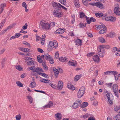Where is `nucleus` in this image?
<instances>
[{
	"label": "nucleus",
	"mask_w": 120,
	"mask_h": 120,
	"mask_svg": "<svg viewBox=\"0 0 120 120\" xmlns=\"http://www.w3.org/2000/svg\"><path fill=\"white\" fill-rule=\"evenodd\" d=\"M39 27L46 30H49L50 27V25L44 20L41 21L40 22Z\"/></svg>",
	"instance_id": "1"
},
{
	"label": "nucleus",
	"mask_w": 120,
	"mask_h": 120,
	"mask_svg": "<svg viewBox=\"0 0 120 120\" xmlns=\"http://www.w3.org/2000/svg\"><path fill=\"white\" fill-rule=\"evenodd\" d=\"M106 91V93H105L106 94V96L108 100L107 103L110 105H112L113 104V96L112 94L110 93L109 92H108L107 91Z\"/></svg>",
	"instance_id": "2"
},
{
	"label": "nucleus",
	"mask_w": 120,
	"mask_h": 120,
	"mask_svg": "<svg viewBox=\"0 0 120 120\" xmlns=\"http://www.w3.org/2000/svg\"><path fill=\"white\" fill-rule=\"evenodd\" d=\"M105 46L103 45H101L99 48L98 49V53L100 57H103L105 55Z\"/></svg>",
	"instance_id": "3"
},
{
	"label": "nucleus",
	"mask_w": 120,
	"mask_h": 120,
	"mask_svg": "<svg viewBox=\"0 0 120 120\" xmlns=\"http://www.w3.org/2000/svg\"><path fill=\"white\" fill-rule=\"evenodd\" d=\"M52 5L53 7L56 9L58 10L60 9H61V8L60 7L65 11H67V9L65 7L59 3H58L57 4L56 3L54 2L52 3Z\"/></svg>",
	"instance_id": "4"
},
{
	"label": "nucleus",
	"mask_w": 120,
	"mask_h": 120,
	"mask_svg": "<svg viewBox=\"0 0 120 120\" xmlns=\"http://www.w3.org/2000/svg\"><path fill=\"white\" fill-rule=\"evenodd\" d=\"M85 88L84 87L82 86L81 87L77 94L78 98H80L84 94H85Z\"/></svg>",
	"instance_id": "5"
},
{
	"label": "nucleus",
	"mask_w": 120,
	"mask_h": 120,
	"mask_svg": "<svg viewBox=\"0 0 120 120\" xmlns=\"http://www.w3.org/2000/svg\"><path fill=\"white\" fill-rule=\"evenodd\" d=\"M82 103L81 101L80 100L76 101L73 104L72 106L74 109H76L79 107Z\"/></svg>",
	"instance_id": "6"
},
{
	"label": "nucleus",
	"mask_w": 120,
	"mask_h": 120,
	"mask_svg": "<svg viewBox=\"0 0 120 120\" xmlns=\"http://www.w3.org/2000/svg\"><path fill=\"white\" fill-rule=\"evenodd\" d=\"M52 13L55 17L58 18L61 17L63 14L62 12H59L57 10L54 11Z\"/></svg>",
	"instance_id": "7"
},
{
	"label": "nucleus",
	"mask_w": 120,
	"mask_h": 120,
	"mask_svg": "<svg viewBox=\"0 0 120 120\" xmlns=\"http://www.w3.org/2000/svg\"><path fill=\"white\" fill-rule=\"evenodd\" d=\"M41 71L43 72L42 69L41 68H34L31 71V74L33 75L36 74V73L38 71Z\"/></svg>",
	"instance_id": "8"
},
{
	"label": "nucleus",
	"mask_w": 120,
	"mask_h": 120,
	"mask_svg": "<svg viewBox=\"0 0 120 120\" xmlns=\"http://www.w3.org/2000/svg\"><path fill=\"white\" fill-rule=\"evenodd\" d=\"M116 18L113 16H107L105 17V21H110L111 22H114L115 21Z\"/></svg>",
	"instance_id": "9"
},
{
	"label": "nucleus",
	"mask_w": 120,
	"mask_h": 120,
	"mask_svg": "<svg viewBox=\"0 0 120 120\" xmlns=\"http://www.w3.org/2000/svg\"><path fill=\"white\" fill-rule=\"evenodd\" d=\"M53 48V42L51 41H50L48 46L47 50L48 51H51Z\"/></svg>",
	"instance_id": "10"
},
{
	"label": "nucleus",
	"mask_w": 120,
	"mask_h": 120,
	"mask_svg": "<svg viewBox=\"0 0 120 120\" xmlns=\"http://www.w3.org/2000/svg\"><path fill=\"white\" fill-rule=\"evenodd\" d=\"M66 0H59V2L61 4L64 5L66 7H68L70 6V4L69 3L66 2Z\"/></svg>",
	"instance_id": "11"
},
{
	"label": "nucleus",
	"mask_w": 120,
	"mask_h": 120,
	"mask_svg": "<svg viewBox=\"0 0 120 120\" xmlns=\"http://www.w3.org/2000/svg\"><path fill=\"white\" fill-rule=\"evenodd\" d=\"M120 8L119 7H115L114 9V12L115 14L116 15H120V11H119Z\"/></svg>",
	"instance_id": "12"
},
{
	"label": "nucleus",
	"mask_w": 120,
	"mask_h": 120,
	"mask_svg": "<svg viewBox=\"0 0 120 120\" xmlns=\"http://www.w3.org/2000/svg\"><path fill=\"white\" fill-rule=\"evenodd\" d=\"M63 82L62 81H59L58 83V85H57V87L59 90H61L62 89L63 87Z\"/></svg>",
	"instance_id": "13"
},
{
	"label": "nucleus",
	"mask_w": 120,
	"mask_h": 120,
	"mask_svg": "<svg viewBox=\"0 0 120 120\" xmlns=\"http://www.w3.org/2000/svg\"><path fill=\"white\" fill-rule=\"evenodd\" d=\"M55 117L56 120H61L62 119V115L60 113H58L55 114Z\"/></svg>",
	"instance_id": "14"
},
{
	"label": "nucleus",
	"mask_w": 120,
	"mask_h": 120,
	"mask_svg": "<svg viewBox=\"0 0 120 120\" xmlns=\"http://www.w3.org/2000/svg\"><path fill=\"white\" fill-rule=\"evenodd\" d=\"M64 30L61 29V28H59L55 32V33L56 34H62L64 33Z\"/></svg>",
	"instance_id": "15"
},
{
	"label": "nucleus",
	"mask_w": 120,
	"mask_h": 120,
	"mask_svg": "<svg viewBox=\"0 0 120 120\" xmlns=\"http://www.w3.org/2000/svg\"><path fill=\"white\" fill-rule=\"evenodd\" d=\"M93 59L96 62H99L100 61L99 57L97 55H94L93 57Z\"/></svg>",
	"instance_id": "16"
},
{
	"label": "nucleus",
	"mask_w": 120,
	"mask_h": 120,
	"mask_svg": "<svg viewBox=\"0 0 120 120\" xmlns=\"http://www.w3.org/2000/svg\"><path fill=\"white\" fill-rule=\"evenodd\" d=\"M41 57L43 59L45 58V59L47 60H49L50 59L52 56H50V55L49 54L45 55H43L41 56Z\"/></svg>",
	"instance_id": "17"
},
{
	"label": "nucleus",
	"mask_w": 120,
	"mask_h": 120,
	"mask_svg": "<svg viewBox=\"0 0 120 120\" xmlns=\"http://www.w3.org/2000/svg\"><path fill=\"white\" fill-rule=\"evenodd\" d=\"M76 62L75 61L72 60H70L69 61L68 63V64L70 65L74 66L76 65Z\"/></svg>",
	"instance_id": "18"
},
{
	"label": "nucleus",
	"mask_w": 120,
	"mask_h": 120,
	"mask_svg": "<svg viewBox=\"0 0 120 120\" xmlns=\"http://www.w3.org/2000/svg\"><path fill=\"white\" fill-rule=\"evenodd\" d=\"M74 3L75 7L79 8L80 7L79 0H74Z\"/></svg>",
	"instance_id": "19"
},
{
	"label": "nucleus",
	"mask_w": 120,
	"mask_h": 120,
	"mask_svg": "<svg viewBox=\"0 0 120 120\" xmlns=\"http://www.w3.org/2000/svg\"><path fill=\"white\" fill-rule=\"evenodd\" d=\"M68 59L65 57H59V60L62 62H66L68 61Z\"/></svg>",
	"instance_id": "20"
},
{
	"label": "nucleus",
	"mask_w": 120,
	"mask_h": 120,
	"mask_svg": "<svg viewBox=\"0 0 120 120\" xmlns=\"http://www.w3.org/2000/svg\"><path fill=\"white\" fill-rule=\"evenodd\" d=\"M95 29L98 30H99L100 29L103 28H105V26L104 24L102 25H96L95 26Z\"/></svg>",
	"instance_id": "21"
},
{
	"label": "nucleus",
	"mask_w": 120,
	"mask_h": 120,
	"mask_svg": "<svg viewBox=\"0 0 120 120\" xmlns=\"http://www.w3.org/2000/svg\"><path fill=\"white\" fill-rule=\"evenodd\" d=\"M75 42L76 43V45H79L81 46L82 45V42L81 40L79 39H77L75 41Z\"/></svg>",
	"instance_id": "22"
},
{
	"label": "nucleus",
	"mask_w": 120,
	"mask_h": 120,
	"mask_svg": "<svg viewBox=\"0 0 120 120\" xmlns=\"http://www.w3.org/2000/svg\"><path fill=\"white\" fill-rule=\"evenodd\" d=\"M107 37L111 38H113L115 36V33L114 32H111L109 34H107Z\"/></svg>",
	"instance_id": "23"
},
{
	"label": "nucleus",
	"mask_w": 120,
	"mask_h": 120,
	"mask_svg": "<svg viewBox=\"0 0 120 120\" xmlns=\"http://www.w3.org/2000/svg\"><path fill=\"white\" fill-rule=\"evenodd\" d=\"M40 81L41 82L46 83H49L50 82V81L49 80L43 78L40 80Z\"/></svg>",
	"instance_id": "24"
},
{
	"label": "nucleus",
	"mask_w": 120,
	"mask_h": 120,
	"mask_svg": "<svg viewBox=\"0 0 120 120\" xmlns=\"http://www.w3.org/2000/svg\"><path fill=\"white\" fill-rule=\"evenodd\" d=\"M112 90L113 91H118V85L116 84H114L112 86Z\"/></svg>",
	"instance_id": "25"
},
{
	"label": "nucleus",
	"mask_w": 120,
	"mask_h": 120,
	"mask_svg": "<svg viewBox=\"0 0 120 120\" xmlns=\"http://www.w3.org/2000/svg\"><path fill=\"white\" fill-rule=\"evenodd\" d=\"M96 6L100 8H103V5L100 2H96Z\"/></svg>",
	"instance_id": "26"
},
{
	"label": "nucleus",
	"mask_w": 120,
	"mask_h": 120,
	"mask_svg": "<svg viewBox=\"0 0 120 120\" xmlns=\"http://www.w3.org/2000/svg\"><path fill=\"white\" fill-rule=\"evenodd\" d=\"M6 60V59L5 58H4L2 59L1 64L2 68H3L4 66L5 62Z\"/></svg>",
	"instance_id": "27"
},
{
	"label": "nucleus",
	"mask_w": 120,
	"mask_h": 120,
	"mask_svg": "<svg viewBox=\"0 0 120 120\" xmlns=\"http://www.w3.org/2000/svg\"><path fill=\"white\" fill-rule=\"evenodd\" d=\"M27 64L29 66L33 65L34 64V62L31 59L30 60H29L27 62Z\"/></svg>",
	"instance_id": "28"
},
{
	"label": "nucleus",
	"mask_w": 120,
	"mask_h": 120,
	"mask_svg": "<svg viewBox=\"0 0 120 120\" xmlns=\"http://www.w3.org/2000/svg\"><path fill=\"white\" fill-rule=\"evenodd\" d=\"M68 87L71 90H74L75 89L74 87L71 84V83H68Z\"/></svg>",
	"instance_id": "29"
},
{
	"label": "nucleus",
	"mask_w": 120,
	"mask_h": 120,
	"mask_svg": "<svg viewBox=\"0 0 120 120\" xmlns=\"http://www.w3.org/2000/svg\"><path fill=\"white\" fill-rule=\"evenodd\" d=\"M88 103L87 102H84L80 105V107L81 108H84L87 106L88 105Z\"/></svg>",
	"instance_id": "30"
},
{
	"label": "nucleus",
	"mask_w": 120,
	"mask_h": 120,
	"mask_svg": "<svg viewBox=\"0 0 120 120\" xmlns=\"http://www.w3.org/2000/svg\"><path fill=\"white\" fill-rule=\"evenodd\" d=\"M53 71L55 73V75L56 76H57L59 74V72L58 71V70L56 68H53Z\"/></svg>",
	"instance_id": "31"
},
{
	"label": "nucleus",
	"mask_w": 120,
	"mask_h": 120,
	"mask_svg": "<svg viewBox=\"0 0 120 120\" xmlns=\"http://www.w3.org/2000/svg\"><path fill=\"white\" fill-rule=\"evenodd\" d=\"M82 76L81 75H79L76 76L74 78L75 81H77Z\"/></svg>",
	"instance_id": "32"
},
{
	"label": "nucleus",
	"mask_w": 120,
	"mask_h": 120,
	"mask_svg": "<svg viewBox=\"0 0 120 120\" xmlns=\"http://www.w3.org/2000/svg\"><path fill=\"white\" fill-rule=\"evenodd\" d=\"M36 86V83L33 81V82L31 83L30 85V86L31 87L33 88L35 87Z\"/></svg>",
	"instance_id": "33"
},
{
	"label": "nucleus",
	"mask_w": 120,
	"mask_h": 120,
	"mask_svg": "<svg viewBox=\"0 0 120 120\" xmlns=\"http://www.w3.org/2000/svg\"><path fill=\"white\" fill-rule=\"evenodd\" d=\"M42 63L44 69L46 70H47L48 69V68L46 66V62L44 61Z\"/></svg>",
	"instance_id": "34"
},
{
	"label": "nucleus",
	"mask_w": 120,
	"mask_h": 120,
	"mask_svg": "<svg viewBox=\"0 0 120 120\" xmlns=\"http://www.w3.org/2000/svg\"><path fill=\"white\" fill-rule=\"evenodd\" d=\"M27 97L30 103H32L33 101V99L30 96H27Z\"/></svg>",
	"instance_id": "35"
},
{
	"label": "nucleus",
	"mask_w": 120,
	"mask_h": 120,
	"mask_svg": "<svg viewBox=\"0 0 120 120\" xmlns=\"http://www.w3.org/2000/svg\"><path fill=\"white\" fill-rule=\"evenodd\" d=\"M98 41L104 43L105 42V40L104 38L101 37H100L98 38Z\"/></svg>",
	"instance_id": "36"
},
{
	"label": "nucleus",
	"mask_w": 120,
	"mask_h": 120,
	"mask_svg": "<svg viewBox=\"0 0 120 120\" xmlns=\"http://www.w3.org/2000/svg\"><path fill=\"white\" fill-rule=\"evenodd\" d=\"M53 43L54 47L55 49H56L58 46V44L57 41L56 40L54 41L53 42Z\"/></svg>",
	"instance_id": "37"
},
{
	"label": "nucleus",
	"mask_w": 120,
	"mask_h": 120,
	"mask_svg": "<svg viewBox=\"0 0 120 120\" xmlns=\"http://www.w3.org/2000/svg\"><path fill=\"white\" fill-rule=\"evenodd\" d=\"M120 109V105H119L115 107L114 109V110L115 112H117Z\"/></svg>",
	"instance_id": "38"
},
{
	"label": "nucleus",
	"mask_w": 120,
	"mask_h": 120,
	"mask_svg": "<svg viewBox=\"0 0 120 120\" xmlns=\"http://www.w3.org/2000/svg\"><path fill=\"white\" fill-rule=\"evenodd\" d=\"M41 56H39L37 57V59L38 61L40 63H42L43 62L42 59V58Z\"/></svg>",
	"instance_id": "39"
},
{
	"label": "nucleus",
	"mask_w": 120,
	"mask_h": 120,
	"mask_svg": "<svg viewBox=\"0 0 120 120\" xmlns=\"http://www.w3.org/2000/svg\"><path fill=\"white\" fill-rule=\"evenodd\" d=\"M95 16L98 17H100L103 16V13H96L95 14Z\"/></svg>",
	"instance_id": "40"
},
{
	"label": "nucleus",
	"mask_w": 120,
	"mask_h": 120,
	"mask_svg": "<svg viewBox=\"0 0 120 120\" xmlns=\"http://www.w3.org/2000/svg\"><path fill=\"white\" fill-rule=\"evenodd\" d=\"M6 4L5 3L2 4L0 6L1 9V12H0V14L2 13L4 10V8L6 6Z\"/></svg>",
	"instance_id": "41"
},
{
	"label": "nucleus",
	"mask_w": 120,
	"mask_h": 120,
	"mask_svg": "<svg viewBox=\"0 0 120 120\" xmlns=\"http://www.w3.org/2000/svg\"><path fill=\"white\" fill-rule=\"evenodd\" d=\"M114 120H120V115L118 114L115 116L114 117Z\"/></svg>",
	"instance_id": "42"
},
{
	"label": "nucleus",
	"mask_w": 120,
	"mask_h": 120,
	"mask_svg": "<svg viewBox=\"0 0 120 120\" xmlns=\"http://www.w3.org/2000/svg\"><path fill=\"white\" fill-rule=\"evenodd\" d=\"M15 68L16 69L20 71H22V68L20 67V65H16L15 66Z\"/></svg>",
	"instance_id": "43"
},
{
	"label": "nucleus",
	"mask_w": 120,
	"mask_h": 120,
	"mask_svg": "<svg viewBox=\"0 0 120 120\" xmlns=\"http://www.w3.org/2000/svg\"><path fill=\"white\" fill-rule=\"evenodd\" d=\"M16 83L17 85L19 87H23V84L20 81L16 82Z\"/></svg>",
	"instance_id": "44"
},
{
	"label": "nucleus",
	"mask_w": 120,
	"mask_h": 120,
	"mask_svg": "<svg viewBox=\"0 0 120 120\" xmlns=\"http://www.w3.org/2000/svg\"><path fill=\"white\" fill-rule=\"evenodd\" d=\"M48 105L49 108H50L52 107L53 105V103L52 101H49Z\"/></svg>",
	"instance_id": "45"
},
{
	"label": "nucleus",
	"mask_w": 120,
	"mask_h": 120,
	"mask_svg": "<svg viewBox=\"0 0 120 120\" xmlns=\"http://www.w3.org/2000/svg\"><path fill=\"white\" fill-rule=\"evenodd\" d=\"M79 15H80V18H84V17H86V16H85V14L82 12H80Z\"/></svg>",
	"instance_id": "46"
},
{
	"label": "nucleus",
	"mask_w": 120,
	"mask_h": 120,
	"mask_svg": "<svg viewBox=\"0 0 120 120\" xmlns=\"http://www.w3.org/2000/svg\"><path fill=\"white\" fill-rule=\"evenodd\" d=\"M86 18L87 23L88 24H90L91 22V21H90L91 20L90 19V18L89 19V18L87 16H86Z\"/></svg>",
	"instance_id": "47"
},
{
	"label": "nucleus",
	"mask_w": 120,
	"mask_h": 120,
	"mask_svg": "<svg viewBox=\"0 0 120 120\" xmlns=\"http://www.w3.org/2000/svg\"><path fill=\"white\" fill-rule=\"evenodd\" d=\"M103 28L100 30L99 32V33L100 34H102L105 33V28Z\"/></svg>",
	"instance_id": "48"
},
{
	"label": "nucleus",
	"mask_w": 120,
	"mask_h": 120,
	"mask_svg": "<svg viewBox=\"0 0 120 120\" xmlns=\"http://www.w3.org/2000/svg\"><path fill=\"white\" fill-rule=\"evenodd\" d=\"M51 86V87L54 89H56L57 87V85L55 84H49Z\"/></svg>",
	"instance_id": "49"
},
{
	"label": "nucleus",
	"mask_w": 120,
	"mask_h": 120,
	"mask_svg": "<svg viewBox=\"0 0 120 120\" xmlns=\"http://www.w3.org/2000/svg\"><path fill=\"white\" fill-rule=\"evenodd\" d=\"M15 118L17 120H20L21 118V116L20 114L17 115L16 116Z\"/></svg>",
	"instance_id": "50"
},
{
	"label": "nucleus",
	"mask_w": 120,
	"mask_h": 120,
	"mask_svg": "<svg viewBox=\"0 0 120 120\" xmlns=\"http://www.w3.org/2000/svg\"><path fill=\"white\" fill-rule=\"evenodd\" d=\"M32 59V58L28 57H25L24 58V59L25 60L27 61L29 60H30Z\"/></svg>",
	"instance_id": "51"
},
{
	"label": "nucleus",
	"mask_w": 120,
	"mask_h": 120,
	"mask_svg": "<svg viewBox=\"0 0 120 120\" xmlns=\"http://www.w3.org/2000/svg\"><path fill=\"white\" fill-rule=\"evenodd\" d=\"M90 116V114H86L85 115H83L82 116L83 118H86L88 117L89 116Z\"/></svg>",
	"instance_id": "52"
},
{
	"label": "nucleus",
	"mask_w": 120,
	"mask_h": 120,
	"mask_svg": "<svg viewBox=\"0 0 120 120\" xmlns=\"http://www.w3.org/2000/svg\"><path fill=\"white\" fill-rule=\"evenodd\" d=\"M48 60H49V62L51 64H53L54 63V60L52 58V57L51 58Z\"/></svg>",
	"instance_id": "53"
},
{
	"label": "nucleus",
	"mask_w": 120,
	"mask_h": 120,
	"mask_svg": "<svg viewBox=\"0 0 120 120\" xmlns=\"http://www.w3.org/2000/svg\"><path fill=\"white\" fill-rule=\"evenodd\" d=\"M35 68V67L34 66H32L29 67L28 68V70L29 71H30V70H32L34 68Z\"/></svg>",
	"instance_id": "54"
},
{
	"label": "nucleus",
	"mask_w": 120,
	"mask_h": 120,
	"mask_svg": "<svg viewBox=\"0 0 120 120\" xmlns=\"http://www.w3.org/2000/svg\"><path fill=\"white\" fill-rule=\"evenodd\" d=\"M6 20V19H5L2 21V22H1L0 23L1 26H3Z\"/></svg>",
	"instance_id": "55"
},
{
	"label": "nucleus",
	"mask_w": 120,
	"mask_h": 120,
	"mask_svg": "<svg viewBox=\"0 0 120 120\" xmlns=\"http://www.w3.org/2000/svg\"><path fill=\"white\" fill-rule=\"evenodd\" d=\"M105 85H107V86L110 88H111L112 87V83H109L107 84V83L105 84Z\"/></svg>",
	"instance_id": "56"
},
{
	"label": "nucleus",
	"mask_w": 120,
	"mask_h": 120,
	"mask_svg": "<svg viewBox=\"0 0 120 120\" xmlns=\"http://www.w3.org/2000/svg\"><path fill=\"white\" fill-rule=\"evenodd\" d=\"M86 23L84 24L83 23H80L79 24L80 27V28H82L84 27H85L86 26Z\"/></svg>",
	"instance_id": "57"
},
{
	"label": "nucleus",
	"mask_w": 120,
	"mask_h": 120,
	"mask_svg": "<svg viewBox=\"0 0 120 120\" xmlns=\"http://www.w3.org/2000/svg\"><path fill=\"white\" fill-rule=\"evenodd\" d=\"M23 44L28 46L29 47H30V44L26 41H23Z\"/></svg>",
	"instance_id": "58"
},
{
	"label": "nucleus",
	"mask_w": 120,
	"mask_h": 120,
	"mask_svg": "<svg viewBox=\"0 0 120 120\" xmlns=\"http://www.w3.org/2000/svg\"><path fill=\"white\" fill-rule=\"evenodd\" d=\"M111 74H113L114 75H117L118 74L117 72L116 71H111Z\"/></svg>",
	"instance_id": "59"
},
{
	"label": "nucleus",
	"mask_w": 120,
	"mask_h": 120,
	"mask_svg": "<svg viewBox=\"0 0 120 120\" xmlns=\"http://www.w3.org/2000/svg\"><path fill=\"white\" fill-rule=\"evenodd\" d=\"M22 6L23 7L25 8H27V5L26 4V3L25 2H23L22 4Z\"/></svg>",
	"instance_id": "60"
},
{
	"label": "nucleus",
	"mask_w": 120,
	"mask_h": 120,
	"mask_svg": "<svg viewBox=\"0 0 120 120\" xmlns=\"http://www.w3.org/2000/svg\"><path fill=\"white\" fill-rule=\"evenodd\" d=\"M37 50L39 52H40L41 53H42L44 52V51L43 50L41 49L38 48L37 49Z\"/></svg>",
	"instance_id": "61"
},
{
	"label": "nucleus",
	"mask_w": 120,
	"mask_h": 120,
	"mask_svg": "<svg viewBox=\"0 0 120 120\" xmlns=\"http://www.w3.org/2000/svg\"><path fill=\"white\" fill-rule=\"evenodd\" d=\"M43 77H45V78H47L48 77V75H46L45 73H43L42 74V75H41Z\"/></svg>",
	"instance_id": "62"
},
{
	"label": "nucleus",
	"mask_w": 120,
	"mask_h": 120,
	"mask_svg": "<svg viewBox=\"0 0 120 120\" xmlns=\"http://www.w3.org/2000/svg\"><path fill=\"white\" fill-rule=\"evenodd\" d=\"M27 23L25 24V25L22 26V28L23 30H26L27 28Z\"/></svg>",
	"instance_id": "63"
},
{
	"label": "nucleus",
	"mask_w": 120,
	"mask_h": 120,
	"mask_svg": "<svg viewBox=\"0 0 120 120\" xmlns=\"http://www.w3.org/2000/svg\"><path fill=\"white\" fill-rule=\"evenodd\" d=\"M88 120H95V119L94 117H89Z\"/></svg>",
	"instance_id": "64"
}]
</instances>
